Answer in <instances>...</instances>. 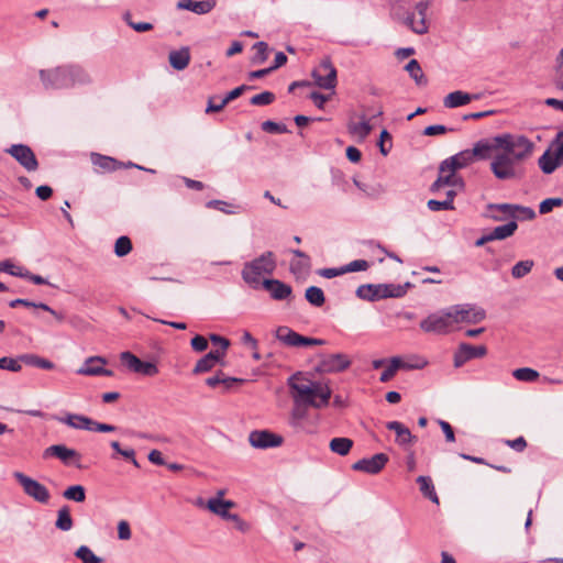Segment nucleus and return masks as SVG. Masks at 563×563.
I'll list each match as a JSON object with an SVG mask.
<instances>
[{"label": "nucleus", "mask_w": 563, "mask_h": 563, "mask_svg": "<svg viewBox=\"0 0 563 563\" xmlns=\"http://www.w3.org/2000/svg\"><path fill=\"white\" fill-rule=\"evenodd\" d=\"M497 152L490 170L498 180H516L525 176L523 163L532 155L534 143L521 134L504 133L496 136Z\"/></svg>", "instance_id": "obj_1"}, {"label": "nucleus", "mask_w": 563, "mask_h": 563, "mask_svg": "<svg viewBox=\"0 0 563 563\" xmlns=\"http://www.w3.org/2000/svg\"><path fill=\"white\" fill-rule=\"evenodd\" d=\"M287 385L295 404H310L313 408H322L331 398V389L327 385L309 379L301 372L292 374Z\"/></svg>", "instance_id": "obj_2"}, {"label": "nucleus", "mask_w": 563, "mask_h": 563, "mask_svg": "<svg viewBox=\"0 0 563 563\" xmlns=\"http://www.w3.org/2000/svg\"><path fill=\"white\" fill-rule=\"evenodd\" d=\"M276 256L273 252L267 251L258 257L246 262L243 265L241 276L245 284L253 289L262 286L263 277L272 275L276 269Z\"/></svg>", "instance_id": "obj_3"}, {"label": "nucleus", "mask_w": 563, "mask_h": 563, "mask_svg": "<svg viewBox=\"0 0 563 563\" xmlns=\"http://www.w3.org/2000/svg\"><path fill=\"white\" fill-rule=\"evenodd\" d=\"M408 286L409 283H407L406 285L366 284L361 285L356 289V296L361 299L368 301H376L385 298H400L406 295Z\"/></svg>", "instance_id": "obj_4"}, {"label": "nucleus", "mask_w": 563, "mask_h": 563, "mask_svg": "<svg viewBox=\"0 0 563 563\" xmlns=\"http://www.w3.org/2000/svg\"><path fill=\"white\" fill-rule=\"evenodd\" d=\"M419 325L423 332L434 334H446L454 327L449 308L429 314Z\"/></svg>", "instance_id": "obj_5"}, {"label": "nucleus", "mask_w": 563, "mask_h": 563, "mask_svg": "<svg viewBox=\"0 0 563 563\" xmlns=\"http://www.w3.org/2000/svg\"><path fill=\"white\" fill-rule=\"evenodd\" d=\"M38 75L45 89L70 88L68 64L49 69H41Z\"/></svg>", "instance_id": "obj_6"}, {"label": "nucleus", "mask_w": 563, "mask_h": 563, "mask_svg": "<svg viewBox=\"0 0 563 563\" xmlns=\"http://www.w3.org/2000/svg\"><path fill=\"white\" fill-rule=\"evenodd\" d=\"M428 5V1L420 0L415 4L413 11L401 18L400 22L416 34H426L429 30V25L426 19Z\"/></svg>", "instance_id": "obj_7"}, {"label": "nucleus", "mask_w": 563, "mask_h": 563, "mask_svg": "<svg viewBox=\"0 0 563 563\" xmlns=\"http://www.w3.org/2000/svg\"><path fill=\"white\" fill-rule=\"evenodd\" d=\"M13 476L22 486L25 495L33 498L35 501L40 504H47L49 501L51 494L43 484L26 476L21 472H14Z\"/></svg>", "instance_id": "obj_8"}, {"label": "nucleus", "mask_w": 563, "mask_h": 563, "mask_svg": "<svg viewBox=\"0 0 563 563\" xmlns=\"http://www.w3.org/2000/svg\"><path fill=\"white\" fill-rule=\"evenodd\" d=\"M449 309L454 325L461 322L475 324L486 318V312L484 309L477 308L470 303L455 305Z\"/></svg>", "instance_id": "obj_9"}, {"label": "nucleus", "mask_w": 563, "mask_h": 563, "mask_svg": "<svg viewBox=\"0 0 563 563\" xmlns=\"http://www.w3.org/2000/svg\"><path fill=\"white\" fill-rule=\"evenodd\" d=\"M314 84L322 89H334L336 87V69L330 57H324L312 70Z\"/></svg>", "instance_id": "obj_10"}, {"label": "nucleus", "mask_w": 563, "mask_h": 563, "mask_svg": "<svg viewBox=\"0 0 563 563\" xmlns=\"http://www.w3.org/2000/svg\"><path fill=\"white\" fill-rule=\"evenodd\" d=\"M319 357L316 372L320 374L339 373L351 366L350 357L343 353L320 354Z\"/></svg>", "instance_id": "obj_11"}, {"label": "nucleus", "mask_w": 563, "mask_h": 563, "mask_svg": "<svg viewBox=\"0 0 563 563\" xmlns=\"http://www.w3.org/2000/svg\"><path fill=\"white\" fill-rule=\"evenodd\" d=\"M276 338L278 341L288 346H308L325 344V341L322 339L303 336L285 325L277 328Z\"/></svg>", "instance_id": "obj_12"}, {"label": "nucleus", "mask_w": 563, "mask_h": 563, "mask_svg": "<svg viewBox=\"0 0 563 563\" xmlns=\"http://www.w3.org/2000/svg\"><path fill=\"white\" fill-rule=\"evenodd\" d=\"M27 172H35L38 168L37 158L32 148L24 144H13L5 150Z\"/></svg>", "instance_id": "obj_13"}, {"label": "nucleus", "mask_w": 563, "mask_h": 563, "mask_svg": "<svg viewBox=\"0 0 563 563\" xmlns=\"http://www.w3.org/2000/svg\"><path fill=\"white\" fill-rule=\"evenodd\" d=\"M122 363L132 372L153 377L158 374V367L153 362H144L131 352H123L120 356Z\"/></svg>", "instance_id": "obj_14"}, {"label": "nucleus", "mask_w": 563, "mask_h": 563, "mask_svg": "<svg viewBox=\"0 0 563 563\" xmlns=\"http://www.w3.org/2000/svg\"><path fill=\"white\" fill-rule=\"evenodd\" d=\"M249 442L255 449L265 450L280 446L284 439L269 430H254L249 434Z\"/></svg>", "instance_id": "obj_15"}, {"label": "nucleus", "mask_w": 563, "mask_h": 563, "mask_svg": "<svg viewBox=\"0 0 563 563\" xmlns=\"http://www.w3.org/2000/svg\"><path fill=\"white\" fill-rule=\"evenodd\" d=\"M44 457L54 456L60 460L65 465H75L77 468H81L79 463L81 454L75 449L67 448L64 444L51 445L44 451Z\"/></svg>", "instance_id": "obj_16"}, {"label": "nucleus", "mask_w": 563, "mask_h": 563, "mask_svg": "<svg viewBox=\"0 0 563 563\" xmlns=\"http://www.w3.org/2000/svg\"><path fill=\"white\" fill-rule=\"evenodd\" d=\"M388 455L385 453H376L371 457H365L356 461L352 464V470L356 472H363L366 474L375 475L378 474L388 463Z\"/></svg>", "instance_id": "obj_17"}, {"label": "nucleus", "mask_w": 563, "mask_h": 563, "mask_svg": "<svg viewBox=\"0 0 563 563\" xmlns=\"http://www.w3.org/2000/svg\"><path fill=\"white\" fill-rule=\"evenodd\" d=\"M487 354L485 345H472L468 343H461L454 353V366L456 368L463 366L466 362L473 358H482Z\"/></svg>", "instance_id": "obj_18"}, {"label": "nucleus", "mask_w": 563, "mask_h": 563, "mask_svg": "<svg viewBox=\"0 0 563 563\" xmlns=\"http://www.w3.org/2000/svg\"><path fill=\"white\" fill-rule=\"evenodd\" d=\"M274 300H287L292 295V288L290 285L275 278L263 279L262 286Z\"/></svg>", "instance_id": "obj_19"}, {"label": "nucleus", "mask_w": 563, "mask_h": 563, "mask_svg": "<svg viewBox=\"0 0 563 563\" xmlns=\"http://www.w3.org/2000/svg\"><path fill=\"white\" fill-rule=\"evenodd\" d=\"M106 363L107 361L102 356H90L77 373L85 376H112L113 372L103 367Z\"/></svg>", "instance_id": "obj_20"}, {"label": "nucleus", "mask_w": 563, "mask_h": 563, "mask_svg": "<svg viewBox=\"0 0 563 563\" xmlns=\"http://www.w3.org/2000/svg\"><path fill=\"white\" fill-rule=\"evenodd\" d=\"M474 162V157L472 155L471 150L461 151L460 153L444 159L440 166L439 170L441 173H446V170L452 169H462L467 167L470 164Z\"/></svg>", "instance_id": "obj_21"}, {"label": "nucleus", "mask_w": 563, "mask_h": 563, "mask_svg": "<svg viewBox=\"0 0 563 563\" xmlns=\"http://www.w3.org/2000/svg\"><path fill=\"white\" fill-rule=\"evenodd\" d=\"M444 186H450L462 190L464 189L465 184L463 178L456 175V169L446 170V173H441L439 170V176L432 184L431 191H439Z\"/></svg>", "instance_id": "obj_22"}, {"label": "nucleus", "mask_w": 563, "mask_h": 563, "mask_svg": "<svg viewBox=\"0 0 563 563\" xmlns=\"http://www.w3.org/2000/svg\"><path fill=\"white\" fill-rule=\"evenodd\" d=\"M235 504L232 500H224L221 498H210L207 503V508L211 512L224 519L240 521V517L236 514L229 512V509L233 508Z\"/></svg>", "instance_id": "obj_23"}, {"label": "nucleus", "mask_w": 563, "mask_h": 563, "mask_svg": "<svg viewBox=\"0 0 563 563\" xmlns=\"http://www.w3.org/2000/svg\"><path fill=\"white\" fill-rule=\"evenodd\" d=\"M426 364L427 362H422L421 364L412 365L404 362L399 356H394L389 360V365L380 374L379 380L382 383H387L394 378L398 369L422 368L426 366Z\"/></svg>", "instance_id": "obj_24"}, {"label": "nucleus", "mask_w": 563, "mask_h": 563, "mask_svg": "<svg viewBox=\"0 0 563 563\" xmlns=\"http://www.w3.org/2000/svg\"><path fill=\"white\" fill-rule=\"evenodd\" d=\"M217 5V0H178L177 9L179 10H188L196 14H207L214 9Z\"/></svg>", "instance_id": "obj_25"}, {"label": "nucleus", "mask_w": 563, "mask_h": 563, "mask_svg": "<svg viewBox=\"0 0 563 563\" xmlns=\"http://www.w3.org/2000/svg\"><path fill=\"white\" fill-rule=\"evenodd\" d=\"M477 99H479V95H472L462 90H455L444 97L443 106L448 109H454L466 106L471 101Z\"/></svg>", "instance_id": "obj_26"}, {"label": "nucleus", "mask_w": 563, "mask_h": 563, "mask_svg": "<svg viewBox=\"0 0 563 563\" xmlns=\"http://www.w3.org/2000/svg\"><path fill=\"white\" fill-rule=\"evenodd\" d=\"M250 88L251 87L246 85H242L234 88L233 90L228 92L222 99H220L219 106H213V100L219 99L218 97H209L206 113L220 112L230 101L239 98L245 90Z\"/></svg>", "instance_id": "obj_27"}, {"label": "nucleus", "mask_w": 563, "mask_h": 563, "mask_svg": "<svg viewBox=\"0 0 563 563\" xmlns=\"http://www.w3.org/2000/svg\"><path fill=\"white\" fill-rule=\"evenodd\" d=\"M386 428L396 433V443L399 445L412 444L417 441V438L411 434L410 430L399 421H389L386 423Z\"/></svg>", "instance_id": "obj_28"}, {"label": "nucleus", "mask_w": 563, "mask_h": 563, "mask_svg": "<svg viewBox=\"0 0 563 563\" xmlns=\"http://www.w3.org/2000/svg\"><path fill=\"white\" fill-rule=\"evenodd\" d=\"M490 211L489 217L494 221H504L506 218H516V209H518V205L511 203H489L487 206Z\"/></svg>", "instance_id": "obj_29"}, {"label": "nucleus", "mask_w": 563, "mask_h": 563, "mask_svg": "<svg viewBox=\"0 0 563 563\" xmlns=\"http://www.w3.org/2000/svg\"><path fill=\"white\" fill-rule=\"evenodd\" d=\"M472 151V155L475 158L479 159H488L494 157V154L497 152V142L496 136L492 139V141L488 140H481L478 141Z\"/></svg>", "instance_id": "obj_30"}, {"label": "nucleus", "mask_w": 563, "mask_h": 563, "mask_svg": "<svg viewBox=\"0 0 563 563\" xmlns=\"http://www.w3.org/2000/svg\"><path fill=\"white\" fill-rule=\"evenodd\" d=\"M222 351H210L195 365L192 373L201 374L211 371L222 360Z\"/></svg>", "instance_id": "obj_31"}, {"label": "nucleus", "mask_w": 563, "mask_h": 563, "mask_svg": "<svg viewBox=\"0 0 563 563\" xmlns=\"http://www.w3.org/2000/svg\"><path fill=\"white\" fill-rule=\"evenodd\" d=\"M56 420L77 430L90 431L92 426V419L78 413H67L64 417H57Z\"/></svg>", "instance_id": "obj_32"}, {"label": "nucleus", "mask_w": 563, "mask_h": 563, "mask_svg": "<svg viewBox=\"0 0 563 563\" xmlns=\"http://www.w3.org/2000/svg\"><path fill=\"white\" fill-rule=\"evenodd\" d=\"M70 88L80 85L87 86L92 82L90 74L78 64H68Z\"/></svg>", "instance_id": "obj_33"}, {"label": "nucleus", "mask_w": 563, "mask_h": 563, "mask_svg": "<svg viewBox=\"0 0 563 563\" xmlns=\"http://www.w3.org/2000/svg\"><path fill=\"white\" fill-rule=\"evenodd\" d=\"M373 126L369 121L365 118V115H361V121L355 122L353 119H350L347 122V131L351 135L358 137L361 141H364L372 132Z\"/></svg>", "instance_id": "obj_34"}, {"label": "nucleus", "mask_w": 563, "mask_h": 563, "mask_svg": "<svg viewBox=\"0 0 563 563\" xmlns=\"http://www.w3.org/2000/svg\"><path fill=\"white\" fill-rule=\"evenodd\" d=\"M539 167L544 174H552L558 167L563 165V161L551 150H547L538 161Z\"/></svg>", "instance_id": "obj_35"}, {"label": "nucleus", "mask_w": 563, "mask_h": 563, "mask_svg": "<svg viewBox=\"0 0 563 563\" xmlns=\"http://www.w3.org/2000/svg\"><path fill=\"white\" fill-rule=\"evenodd\" d=\"M91 162L96 167L109 173L123 167V164L117 159L97 153L91 154Z\"/></svg>", "instance_id": "obj_36"}, {"label": "nucleus", "mask_w": 563, "mask_h": 563, "mask_svg": "<svg viewBox=\"0 0 563 563\" xmlns=\"http://www.w3.org/2000/svg\"><path fill=\"white\" fill-rule=\"evenodd\" d=\"M168 60L170 66L176 70L185 69L190 62V53L187 47L169 53Z\"/></svg>", "instance_id": "obj_37"}, {"label": "nucleus", "mask_w": 563, "mask_h": 563, "mask_svg": "<svg viewBox=\"0 0 563 563\" xmlns=\"http://www.w3.org/2000/svg\"><path fill=\"white\" fill-rule=\"evenodd\" d=\"M292 254L298 257L290 262V271L294 274H302L310 268V257L300 250H292Z\"/></svg>", "instance_id": "obj_38"}, {"label": "nucleus", "mask_w": 563, "mask_h": 563, "mask_svg": "<svg viewBox=\"0 0 563 563\" xmlns=\"http://www.w3.org/2000/svg\"><path fill=\"white\" fill-rule=\"evenodd\" d=\"M19 360L29 366H34L47 371L55 368V364L53 362L36 354H23L19 357Z\"/></svg>", "instance_id": "obj_39"}, {"label": "nucleus", "mask_w": 563, "mask_h": 563, "mask_svg": "<svg viewBox=\"0 0 563 563\" xmlns=\"http://www.w3.org/2000/svg\"><path fill=\"white\" fill-rule=\"evenodd\" d=\"M353 444L354 442L350 438H333L329 443V448L333 453L345 456L350 453Z\"/></svg>", "instance_id": "obj_40"}, {"label": "nucleus", "mask_w": 563, "mask_h": 563, "mask_svg": "<svg viewBox=\"0 0 563 563\" xmlns=\"http://www.w3.org/2000/svg\"><path fill=\"white\" fill-rule=\"evenodd\" d=\"M421 494L432 503L439 504V497L435 493L432 479L429 476H419L417 478Z\"/></svg>", "instance_id": "obj_41"}, {"label": "nucleus", "mask_w": 563, "mask_h": 563, "mask_svg": "<svg viewBox=\"0 0 563 563\" xmlns=\"http://www.w3.org/2000/svg\"><path fill=\"white\" fill-rule=\"evenodd\" d=\"M310 404H295L290 413V424L296 429H302V421L307 415V408Z\"/></svg>", "instance_id": "obj_42"}, {"label": "nucleus", "mask_w": 563, "mask_h": 563, "mask_svg": "<svg viewBox=\"0 0 563 563\" xmlns=\"http://www.w3.org/2000/svg\"><path fill=\"white\" fill-rule=\"evenodd\" d=\"M410 77L415 80L418 86H426L428 80L422 71V68L418 60L411 59L405 67Z\"/></svg>", "instance_id": "obj_43"}, {"label": "nucleus", "mask_w": 563, "mask_h": 563, "mask_svg": "<svg viewBox=\"0 0 563 563\" xmlns=\"http://www.w3.org/2000/svg\"><path fill=\"white\" fill-rule=\"evenodd\" d=\"M518 224L516 221H509L504 225L496 227L493 231L489 232L492 240H505L511 236L517 230Z\"/></svg>", "instance_id": "obj_44"}, {"label": "nucleus", "mask_w": 563, "mask_h": 563, "mask_svg": "<svg viewBox=\"0 0 563 563\" xmlns=\"http://www.w3.org/2000/svg\"><path fill=\"white\" fill-rule=\"evenodd\" d=\"M305 298L314 307H321L325 302L323 290L317 286L308 287L305 291Z\"/></svg>", "instance_id": "obj_45"}, {"label": "nucleus", "mask_w": 563, "mask_h": 563, "mask_svg": "<svg viewBox=\"0 0 563 563\" xmlns=\"http://www.w3.org/2000/svg\"><path fill=\"white\" fill-rule=\"evenodd\" d=\"M73 519L70 516L69 507L63 506L57 514L55 526L62 531H69L73 528Z\"/></svg>", "instance_id": "obj_46"}, {"label": "nucleus", "mask_w": 563, "mask_h": 563, "mask_svg": "<svg viewBox=\"0 0 563 563\" xmlns=\"http://www.w3.org/2000/svg\"><path fill=\"white\" fill-rule=\"evenodd\" d=\"M75 556L79 559L82 563H102V559L97 556L92 550L87 545H80L75 551Z\"/></svg>", "instance_id": "obj_47"}, {"label": "nucleus", "mask_w": 563, "mask_h": 563, "mask_svg": "<svg viewBox=\"0 0 563 563\" xmlns=\"http://www.w3.org/2000/svg\"><path fill=\"white\" fill-rule=\"evenodd\" d=\"M63 497L76 503H82L86 499V490L81 485H73L64 490Z\"/></svg>", "instance_id": "obj_48"}, {"label": "nucleus", "mask_w": 563, "mask_h": 563, "mask_svg": "<svg viewBox=\"0 0 563 563\" xmlns=\"http://www.w3.org/2000/svg\"><path fill=\"white\" fill-rule=\"evenodd\" d=\"M534 263L531 260L520 261L517 264H515L511 268V275L514 278L519 279L528 275Z\"/></svg>", "instance_id": "obj_49"}, {"label": "nucleus", "mask_w": 563, "mask_h": 563, "mask_svg": "<svg viewBox=\"0 0 563 563\" xmlns=\"http://www.w3.org/2000/svg\"><path fill=\"white\" fill-rule=\"evenodd\" d=\"M132 251V242L129 236H120L114 244V253L119 257L128 255Z\"/></svg>", "instance_id": "obj_50"}, {"label": "nucleus", "mask_w": 563, "mask_h": 563, "mask_svg": "<svg viewBox=\"0 0 563 563\" xmlns=\"http://www.w3.org/2000/svg\"><path fill=\"white\" fill-rule=\"evenodd\" d=\"M516 379L521 382H534L539 377V373L530 367L517 368L512 372Z\"/></svg>", "instance_id": "obj_51"}, {"label": "nucleus", "mask_w": 563, "mask_h": 563, "mask_svg": "<svg viewBox=\"0 0 563 563\" xmlns=\"http://www.w3.org/2000/svg\"><path fill=\"white\" fill-rule=\"evenodd\" d=\"M253 48L256 51L253 62L256 64H262L267 59L268 56V45L265 42H257L253 45Z\"/></svg>", "instance_id": "obj_52"}, {"label": "nucleus", "mask_w": 563, "mask_h": 563, "mask_svg": "<svg viewBox=\"0 0 563 563\" xmlns=\"http://www.w3.org/2000/svg\"><path fill=\"white\" fill-rule=\"evenodd\" d=\"M563 199L562 198H548L541 201L539 205V212L541 214H547L551 212L555 207H562Z\"/></svg>", "instance_id": "obj_53"}, {"label": "nucleus", "mask_w": 563, "mask_h": 563, "mask_svg": "<svg viewBox=\"0 0 563 563\" xmlns=\"http://www.w3.org/2000/svg\"><path fill=\"white\" fill-rule=\"evenodd\" d=\"M275 100V95L271 91H264L251 98L250 102L253 106H267Z\"/></svg>", "instance_id": "obj_54"}, {"label": "nucleus", "mask_w": 563, "mask_h": 563, "mask_svg": "<svg viewBox=\"0 0 563 563\" xmlns=\"http://www.w3.org/2000/svg\"><path fill=\"white\" fill-rule=\"evenodd\" d=\"M124 20L129 24V26H131L135 32L139 33L151 31L154 27L153 24L148 22H133L131 20L130 13L124 14Z\"/></svg>", "instance_id": "obj_55"}, {"label": "nucleus", "mask_w": 563, "mask_h": 563, "mask_svg": "<svg viewBox=\"0 0 563 563\" xmlns=\"http://www.w3.org/2000/svg\"><path fill=\"white\" fill-rule=\"evenodd\" d=\"M556 63L554 84L556 88L563 90V48L556 58Z\"/></svg>", "instance_id": "obj_56"}, {"label": "nucleus", "mask_w": 563, "mask_h": 563, "mask_svg": "<svg viewBox=\"0 0 563 563\" xmlns=\"http://www.w3.org/2000/svg\"><path fill=\"white\" fill-rule=\"evenodd\" d=\"M369 267V264L365 260H355L351 263L343 266L344 274L346 273H353V272H361L366 271Z\"/></svg>", "instance_id": "obj_57"}, {"label": "nucleus", "mask_w": 563, "mask_h": 563, "mask_svg": "<svg viewBox=\"0 0 563 563\" xmlns=\"http://www.w3.org/2000/svg\"><path fill=\"white\" fill-rule=\"evenodd\" d=\"M20 360H15V358H12V357H1L0 358V369H8V371H11V372H20L21 371V364H20Z\"/></svg>", "instance_id": "obj_58"}, {"label": "nucleus", "mask_w": 563, "mask_h": 563, "mask_svg": "<svg viewBox=\"0 0 563 563\" xmlns=\"http://www.w3.org/2000/svg\"><path fill=\"white\" fill-rule=\"evenodd\" d=\"M262 130L267 133H287L288 129L285 124L276 123L274 121H264L262 123Z\"/></svg>", "instance_id": "obj_59"}, {"label": "nucleus", "mask_w": 563, "mask_h": 563, "mask_svg": "<svg viewBox=\"0 0 563 563\" xmlns=\"http://www.w3.org/2000/svg\"><path fill=\"white\" fill-rule=\"evenodd\" d=\"M0 272H4L12 276H19V277H22V275H23L22 267L15 266L9 260L0 262Z\"/></svg>", "instance_id": "obj_60"}, {"label": "nucleus", "mask_w": 563, "mask_h": 563, "mask_svg": "<svg viewBox=\"0 0 563 563\" xmlns=\"http://www.w3.org/2000/svg\"><path fill=\"white\" fill-rule=\"evenodd\" d=\"M549 150L563 161V131L556 134Z\"/></svg>", "instance_id": "obj_61"}, {"label": "nucleus", "mask_w": 563, "mask_h": 563, "mask_svg": "<svg viewBox=\"0 0 563 563\" xmlns=\"http://www.w3.org/2000/svg\"><path fill=\"white\" fill-rule=\"evenodd\" d=\"M210 341L212 342V344L218 346V349L216 351H222V357H223L225 355L228 347L230 346V341L221 335H218V334H211Z\"/></svg>", "instance_id": "obj_62"}, {"label": "nucleus", "mask_w": 563, "mask_h": 563, "mask_svg": "<svg viewBox=\"0 0 563 563\" xmlns=\"http://www.w3.org/2000/svg\"><path fill=\"white\" fill-rule=\"evenodd\" d=\"M428 208L431 211H440V210H454V205L450 203V200H434L431 199L428 201Z\"/></svg>", "instance_id": "obj_63"}, {"label": "nucleus", "mask_w": 563, "mask_h": 563, "mask_svg": "<svg viewBox=\"0 0 563 563\" xmlns=\"http://www.w3.org/2000/svg\"><path fill=\"white\" fill-rule=\"evenodd\" d=\"M190 344L194 351L203 352L208 347V340L205 336L197 334L191 339Z\"/></svg>", "instance_id": "obj_64"}]
</instances>
